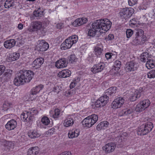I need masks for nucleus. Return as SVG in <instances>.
<instances>
[{"label": "nucleus", "mask_w": 155, "mask_h": 155, "mask_svg": "<svg viewBox=\"0 0 155 155\" xmlns=\"http://www.w3.org/2000/svg\"><path fill=\"white\" fill-rule=\"evenodd\" d=\"M145 109L142 106L141 104H140V103H139L136 106V108H135V110L137 112H141L143 110H144Z\"/></svg>", "instance_id": "de8ad7c7"}, {"label": "nucleus", "mask_w": 155, "mask_h": 155, "mask_svg": "<svg viewBox=\"0 0 155 155\" xmlns=\"http://www.w3.org/2000/svg\"><path fill=\"white\" fill-rule=\"evenodd\" d=\"M18 28L19 29H22L23 28V25L21 23L19 24L18 25Z\"/></svg>", "instance_id": "338daca9"}, {"label": "nucleus", "mask_w": 155, "mask_h": 155, "mask_svg": "<svg viewBox=\"0 0 155 155\" xmlns=\"http://www.w3.org/2000/svg\"><path fill=\"white\" fill-rule=\"evenodd\" d=\"M134 12V9L132 8H126L120 9L119 14L121 18L126 20L132 15Z\"/></svg>", "instance_id": "39448f33"}, {"label": "nucleus", "mask_w": 155, "mask_h": 155, "mask_svg": "<svg viewBox=\"0 0 155 155\" xmlns=\"http://www.w3.org/2000/svg\"><path fill=\"white\" fill-rule=\"evenodd\" d=\"M143 89L140 88L139 89L136 90L134 94L130 97V100L132 101H136L137 99L139 98L143 94Z\"/></svg>", "instance_id": "f8f14e48"}, {"label": "nucleus", "mask_w": 155, "mask_h": 155, "mask_svg": "<svg viewBox=\"0 0 155 155\" xmlns=\"http://www.w3.org/2000/svg\"><path fill=\"white\" fill-rule=\"evenodd\" d=\"M20 56V54L18 53L14 52L10 54L8 57V61L12 62L16 60L19 59Z\"/></svg>", "instance_id": "b1692460"}, {"label": "nucleus", "mask_w": 155, "mask_h": 155, "mask_svg": "<svg viewBox=\"0 0 155 155\" xmlns=\"http://www.w3.org/2000/svg\"><path fill=\"white\" fill-rule=\"evenodd\" d=\"M140 104H141L142 106L145 109L147 108L150 104V102L149 100L147 99L143 100L140 102Z\"/></svg>", "instance_id": "ea45409f"}, {"label": "nucleus", "mask_w": 155, "mask_h": 155, "mask_svg": "<svg viewBox=\"0 0 155 155\" xmlns=\"http://www.w3.org/2000/svg\"><path fill=\"white\" fill-rule=\"evenodd\" d=\"M44 59L42 58H38L35 59L31 64V67L34 69L39 68L43 63Z\"/></svg>", "instance_id": "9b49d317"}, {"label": "nucleus", "mask_w": 155, "mask_h": 155, "mask_svg": "<svg viewBox=\"0 0 155 155\" xmlns=\"http://www.w3.org/2000/svg\"><path fill=\"white\" fill-rule=\"evenodd\" d=\"M121 66V62L118 60H116L114 62L113 66L115 68V70H119Z\"/></svg>", "instance_id": "49530a36"}, {"label": "nucleus", "mask_w": 155, "mask_h": 155, "mask_svg": "<svg viewBox=\"0 0 155 155\" xmlns=\"http://www.w3.org/2000/svg\"><path fill=\"white\" fill-rule=\"evenodd\" d=\"M153 126V124L150 122H148L145 124L141 125L138 128L137 134L138 135H144L151 131Z\"/></svg>", "instance_id": "7ed1b4c3"}, {"label": "nucleus", "mask_w": 155, "mask_h": 155, "mask_svg": "<svg viewBox=\"0 0 155 155\" xmlns=\"http://www.w3.org/2000/svg\"><path fill=\"white\" fill-rule=\"evenodd\" d=\"M128 4L130 6H132L137 3V0H128Z\"/></svg>", "instance_id": "4d7b16f0"}, {"label": "nucleus", "mask_w": 155, "mask_h": 155, "mask_svg": "<svg viewBox=\"0 0 155 155\" xmlns=\"http://www.w3.org/2000/svg\"><path fill=\"white\" fill-rule=\"evenodd\" d=\"M60 110L58 108L55 109L52 114V117L55 119H57L60 115Z\"/></svg>", "instance_id": "a19ab883"}, {"label": "nucleus", "mask_w": 155, "mask_h": 155, "mask_svg": "<svg viewBox=\"0 0 155 155\" xmlns=\"http://www.w3.org/2000/svg\"><path fill=\"white\" fill-rule=\"evenodd\" d=\"M73 124V119L72 118L68 117L64 120V125L66 127H68L72 126Z\"/></svg>", "instance_id": "c756f323"}, {"label": "nucleus", "mask_w": 155, "mask_h": 155, "mask_svg": "<svg viewBox=\"0 0 155 155\" xmlns=\"http://www.w3.org/2000/svg\"><path fill=\"white\" fill-rule=\"evenodd\" d=\"M116 99L118 101V102L120 104H121V105L122 106V105L124 104V99L122 97H119L116 98Z\"/></svg>", "instance_id": "5fc2aeb1"}, {"label": "nucleus", "mask_w": 155, "mask_h": 155, "mask_svg": "<svg viewBox=\"0 0 155 155\" xmlns=\"http://www.w3.org/2000/svg\"><path fill=\"white\" fill-rule=\"evenodd\" d=\"M20 38H17L16 39H10L5 41L4 43V45L6 48L10 49L13 47L15 45L16 42L18 41Z\"/></svg>", "instance_id": "ddd939ff"}, {"label": "nucleus", "mask_w": 155, "mask_h": 155, "mask_svg": "<svg viewBox=\"0 0 155 155\" xmlns=\"http://www.w3.org/2000/svg\"><path fill=\"white\" fill-rule=\"evenodd\" d=\"M95 54L97 57H101L103 55V49L97 46L95 47L94 49Z\"/></svg>", "instance_id": "2f4dec72"}, {"label": "nucleus", "mask_w": 155, "mask_h": 155, "mask_svg": "<svg viewBox=\"0 0 155 155\" xmlns=\"http://www.w3.org/2000/svg\"><path fill=\"white\" fill-rule=\"evenodd\" d=\"M17 122L14 119H11L8 121L5 125L7 130L10 131L14 130L17 126Z\"/></svg>", "instance_id": "2eb2a0df"}, {"label": "nucleus", "mask_w": 155, "mask_h": 155, "mask_svg": "<svg viewBox=\"0 0 155 155\" xmlns=\"http://www.w3.org/2000/svg\"><path fill=\"white\" fill-rule=\"evenodd\" d=\"M149 54L147 52H143L141 55L140 57V60L141 61L145 62L147 61L149 59L148 58L149 57Z\"/></svg>", "instance_id": "e433bc0d"}, {"label": "nucleus", "mask_w": 155, "mask_h": 155, "mask_svg": "<svg viewBox=\"0 0 155 155\" xmlns=\"http://www.w3.org/2000/svg\"><path fill=\"white\" fill-rule=\"evenodd\" d=\"M74 44H73L68 38L65 39L61 45V50H66L70 48Z\"/></svg>", "instance_id": "f3484780"}, {"label": "nucleus", "mask_w": 155, "mask_h": 155, "mask_svg": "<svg viewBox=\"0 0 155 155\" xmlns=\"http://www.w3.org/2000/svg\"><path fill=\"white\" fill-rule=\"evenodd\" d=\"M71 72L68 70H64L60 71L58 74L59 77L66 78L69 77L71 75Z\"/></svg>", "instance_id": "a878e982"}, {"label": "nucleus", "mask_w": 155, "mask_h": 155, "mask_svg": "<svg viewBox=\"0 0 155 155\" xmlns=\"http://www.w3.org/2000/svg\"><path fill=\"white\" fill-rule=\"evenodd\" d=\"M105 66V65L103 62H100L94 65L91 68V71L93 73L96 74L102 71Z\"/></svg>", "instance_id": "423d86ee"}, {"label": "nucleus", "mask_w": 155, "mask_h": 155, "mask_svg": "<svg viewBox=\"0 0 155 155\" xmlns=\"http://www.w3.org/2000/svg\"><path fill=\"white\" fill-rule=\"evenodd\" d=\"M146 40V37L144 35L141 37L140 42L141 43V45L144 43Z\"/></svg>", "instance_id": "680f3d73"}, {"label": "nucleus", "mask_w": 155, "mask_h": 155, "mask_svg": "<svg viewBox=\"0 0 155 155\" xmlns=\"http://www.w3.org/2000/svg\"><path fill=\"white\" fill-rule=\"evenodd\" d=\"M111 22L107 18L101 19L94 21L91 24V27L88 29V35L94 37L97 32L105 33L110 28Z\"/></svg>", "instance_id": "f257e3e1"}, {"label": "nucleus", "mask_w": 155, "mask_h": 155, "mask_svg": "<svg viewBox=\"0 0 155 155\" xmlns=\"http://www.w3.org/2000/svg\"><path fill=\"white\" fill-rule=\"evenodd\" d=\"M148 77L150 78H155V69L152 70L150 71L147 74Z\"/></svg>", "instance_id": "09e8293b"}, {"label": "nucleus", "mask_w": 155, "mask_h": 155, "mask_svg": "<svg viewBox=\"0 0 155 155\" xmlns=\"http://www.w3.org/2000/svg\"><path fill=\"white\" fill-rule=\"evenodd\" d=\"M133 111L134 110L132 108H126L122 110L121 113L122 115H127L132 113Z\"/></svg>", "instance_id": "c9c22d12"}, {"label": "nucleus", "mask_w": 155, "mask_h": 155, "mask_svg": "<svg viewBox=\"0 0 155 155\" xmlns=\"http://www.w3.org/2000/svg\"><path fill=\"white\" fill-rule=\"evenodd\" d=\"M114 38V36L112 34H109L108 36L105 38V39L107 41L111 40Z\"/></svg>", "instance_id": "bf43d9fd"}, {"label": "nucleus", "mask_w": 155, "mask_h": 155, "mask_svg": "<svg viewBox=\"0 0 155 155\" xmlns=\"http://www.w3.org/2000/svg\"><path fill=\"white\" fill-rule=\"evenodd\" d=\"M28 111L30 115L28 118L29 120H33L34 117L33 116L37 114L38 112L37 110L35 108L29 109Z\"/></svg>", "instance_id": "7c9ffc66"}, {"label": "nucleus", "mask_w": 155, "mask_h": 155, "mask_svg": "<svg viewBox=\"0 0 155 155\" xmlns=\"http://www.w3.org/2000/svg\"><path fill=\"white\" fill-rule=\"evenodd\" d=\"M67 62L64 58H62L57 61L55 63V66L58 68H63L67 66Z\"/></svg>", "instance_id": "aec40b11"}, {"label": "nucleus", "mask_w": 155, "mask_h": 155, "mask_svg": "<svg viewBox=\"0 0 155 155\" xmlns=\"http://www.w3.org/2000/svg\"><path fill=\"white\" fill-rule=\"evenodd\" d=\"M12 106V103L8 101H5L3 104L2 110L4 111H6L11 107Z\"/></svg>", "instance_id": "4c0bfd02"}, {"label": "nucleus", "mask_w": 155, "mask_h": 155, "mask_svg": "<svg viewBox=\"0 0 155 155\" xmlns=\"http://www.w3.org/2000/svg\"><path fill=\"white\" fill-rule=\"evenodd\" d=\"M109 125V123L107 121H104L100 122L97 127V129L100 130L101 129H105Z\"/></svg>", "instance_id": "393cba45"}, {"label": "nucleus", "mask_w": 155, "mask_h": 155, "mask_svg": "<svg viewBox=\"0 0 155 155\" xmlns=\"http://www.w3.org/2000/svg\"><path fill=\"white\" fill-rule=\"evenodd\" d=\"M144 31L141 29H138L136 30L135 37L141 38V37L144 35Z\"/></svg>", "instance_id": "37998d69"}, {"label": "nucleus", "mask_w": 155, "mask_h": 155, "mask_svg": "<svg viewBox=\"0 0 155 155\" xmlns=\"http://www.w3.org/2000/svg\"><path fill=\"white\" fill-rule=\"evenodd\" d=\"M2 141L4 143V145L5 146V149L6 151H8L12 150L13 149L14 144L13 142L11 141H7L5 140H2Z\"/></svg>", "instance_id": "6ab92c4d"}, {"label": "nucleus", "mask_w": 155, "mask_h": 155, "mask_svg": "<svg viewBox=\"0 0 155 155\" xmlns=\"http://www.w3.org/2000/svg\"><path fill=\"white\" fill-rule=\"evenodd\" d=\"M43 87L44 86L41 84L35 87H34L31 91V95H36Z\"/></svg>", "instance_id": "cd10ccee"}, {"label": "nucleus", "mask_w": 155, "mask_h": 155, "mask_svg": "<svg viewBox=\"0 0 155 155\" xmlns=\"http://www.w3.org/2000/svg\"><path fill=\"white\" fill-rule=\"evenodd\" d=\"M58 155H71V154L69 151H65L61 153Z\"/></svg>", "instance_id": "e2e57ef3"}, {"label": "nucleus", "mask_w": 155, "mask_h": 155, "mask_svg": "<svg viewBox=\"0 0 155 155\" xmlns=\"http://www.w3.org/2000/svg\"><path fill=\"white\" fill-rule=\"evenodd\" d=\"M39 148L38 147H32L29 148L27 152L28 155H36L39 151Z\"/></svg>", "instance_id": "bb28decb"}, {"label": "nucleus", "mask_w": 155, "mask_h": 155, "mask_svg": "<svg viewBox=\"0 0 155 155\" xmlns=\"http://www.w3.org/2000/svg\"><path fill=\"white\" fill-rule=\"evenodd\" d=\"M14 5L15 1L14 0H6L4 4V7L6 8H9Z\"/></svg>", "instance_id": "f704fd0d"}, {"label": "nucleus", "mask_w": 155, "mask_h": 155, "mask_svg": "<svg viewBox=\"0 0 155 155\" xmlns=\"http://www.w3.org/2000/svg\"><path fill=\"white\" fill-rule=\"evenodd\" d=\"M5 69V66L3 65H0V75L4 72Z\"/></svg>", "instance_id": "052dcab7"}, {"label": "nucleus", "mask_w": 155, "mask_h": 155, "mask_svg": "<svg viewBox=\"0 0 155 155\" xmlns=\"http://www.w3.org/2000/svg\"><path fill=\"white\" fill-rule=\"evenodd\" d=\"M146 66L148 69L154 68L155 67V61L153 60L149 59L147 61Z\"/></svg>", "instance_id": "473e14b6"}, {"label": "nucleus", "mask_w": 155, "mask_h": 155, "mask_svg": "<svg viewBox=\"0 0 155 155\" xmlns=\"http://www.w3.org/2000/svg\"><path fill=\"white\" fill-rule=\"evenodd\" d=\"M13 71L10 69H7L6 70V72L5 73V74L7 76H10L13 72Z\"/></svg>", "instance_id": "13d9d810"}, {"label": "nucleus", "mask_w": 155, "mask_h": 155, "mask_svg": "<svg viewBox=\"0 0 155 155\" xmlns=\"http://www.w3.org/2000/svg\"><path fill=\"white\" fill-rule=\"evenodd\" d=\"M63 27V25L61 23H59L57 25V28L58 29H61Z\"/></svg>", "instance_id": "69168bd1"}, {"label": "nucleus", "mask_w": 155, "mask_h": 155, "mask_svg": "<svg viewBox=\"0 0 155 155\" xmlns=\"http://www.w3.org/2000/svg\"><path fill=\"white\" fill-rule=\"evenodd\" d=\"M107 98L102 96L96 101L95 103L97 107H99L105 106L108 102Z\"/></svg>", "instance_id": "9d476101"}, {"label": "nucleus", "mask_w": 155, "mask_h": 155, "mask_svg": "<svg viewBox=\"0 0 155 155\" xmlns=\"http://www.w3.org/2000/svg\"><path fill=\"white\" fill-rule=\"evenodd\" d=\"M30 116L28 111H25L21 114V120L24 121H32V120H29L28 119Z\"/></svg>", "instance_id": "72a5a7b5"}, {"label": "nucleus", "mask_w": 155, "mask_h": 155, "mask_svg": "<svg viewBox=\"0 0 155 155\" xmlns=\"http://www.w3.org/2000/svg\"><path fill=\"white\" fill-rule=\"evenodd\" d=\"M126 70L127 71H134L136 70L138 67L137 63L133 61L127 62L126 65Z\"/></svg>", "instance_id": "0eeeda50"}, {"label": "nucleus", "mask_w": 155, "mask_h": 155, "mask_svg": "<svg viewBox=\"0 0 155 155\" xmlns=\"http://www.w3.org/2000/svg\"><path fill=\"white\" fill-rule=\"evenodd\" d=\"M133 42L136 45H141L140 38H138L135 37V38L133 40Z\"/></svg>", "instance_id": "3c124183"}, {"label": "nucleus", "mask_w": 155, "mask_h": 155, "mask_svg": "<svg viewBox=\"0 0 155 155\" xmlns=\"http://www.w3.org/2000/svg\"><path fill=\"white\" fill-rule=\"evenodd\" d=\"M118 100L117 101L115 99L112 103L111 105L114 108H119L121 106V104H120V103L118 102Z\"/></svg>", "instance_id": "a18cd8bd"}, {"label": "nucleus", "mask_w": 155, "mask_h": 155, "mask_svg": "<svg viewBox=\"0 0 155 155\" xmlns=\"http://www.w3.org/2000/svg\"><path fill=\"white\" fill-rule=\"evenodd\" d=\"M54 131H55L54 129L53 128H52L48 130V133H49L50 134H53V132Z\"/></svg>", "instance_id": "0e129e2a"}, {"label": "nucleus", "mask_w": 155, "mask_h": 155, "mask_svg": "<svg viewBox=\"0 0 155 155\" xmlns=\"http://www.w3.org/2000/svg\"><path fill=\"white\" fill-rule=\"evenodd\" d=\"M40 42L38 45L39 50L40 51H44L47 50L49 47L48 43L44 40L40 41Z\"/></svg>", "instance_id": "dca6fc26"}, {"label": "nucleus", "mask_w": 155, "mask_h": 155, "mask_svg": "<svg viewBox=\"0 0 155 155\" xmlns=\"http://www.w3.org/2000/svg\"><path fill=\"white\" fill-rule=\"evenodd\" d=\"M44 12L43 8H39L33 12V14L35 17H41L44 16Z\"/></svg>", "instance_id": "c85d7f7f"}, {"label": "nucleus", "mask_w": 155, "mask_h": 155, "mask_svg": "<svg viewBox=\"0 0 155 155\" xmlns=\"http://www.w3.org/2000/svg\"><path fill=\"white\" fill-rule=\"evenodd\" d=\"M42 23L40 21H35L32 22V31H37L42 28Z\"/></svg>", "instance_id": "5701e85b"}, {"label": "nucleus", "mask_w": 155, "mask_h": 155, "mask_svg": "<svg viewBox=\"0 0 155 155\" xmlns=\"http://www.w3.org/2000/svg\"><path fill=\"white\" fill-rule=\"evenodd\" d=\"M98 119L97 115L93 114L84 119L82 123L84 127H90L96 123Z\"/></svg>", "instance_id": "20e7f679"}, {"label": "nucleus", "mask_w": 155, "mask_h": 155, "mask_svg": "<svg viewBox=\"0 0 155 155\" xmlns=\"http://www.w3.org/2000/svg\"><path fill=\"white\" fill-rule=\"evenodd\" d=\"M134 19H132L130 21V22L131 24H132L133 25H135L136 24V22L134 21Z\"/></svg>", "instance_id": "774afa93"}, {"label": "nucleus", "mask_w": 155, "mask_h": 155, "mask_svg": "<svg viewBox=\"0 0 155 155\" xmlns=\"http://www.w3.org/2000/svg\"><path fill=\"white\" fill-rule=\"evenodd\" d=\"M50 122V120L47 117H43L41 119V123L39 125L40 127L46 128L47 126L49 124Z\"/></svg>", "instance_id": "412c9836"}, {"label": "nucleus", "mask_w": 155, "mask_h": 155, "mask_svg": "<svg viewBox=\"0 0 155 155\" xmlns=\"http://www.w3.org/2000/svg\"><path fill=\"white\" fill-rule=\"evenodd\" d=\"M88 21L87 18L85 17L80 18H77L72 24L74 27H78L86 24Z\"/></svg>", "instance_id": "1a4fd4ad"}, {"label": "nucleus", "mask_w": 155, "mask_h": 155, "mask_svg": "<svg viewBox=\"0 0 155 155\" xmlns=\"http://www.w3.org/2000/svg\"><path fill=\"white\" fill-rule=\"evenodd\" d=\"M28 134V136L31 139L39 137L41 135V133L37 130H29Z\"/></svg>", "instance_id": "a211bd4d"}, {"label": "nucleus", "mask_w": 155, "mask_h": 155, "mask_svg": "<svg viewBox=\"0 0 155 155\" xmlns=\"http://www.w3.org/2000/svg\"><path fill=\"white\" fill-rule=\"evenodd\" d=\"M76 59V57L74 54H71L70 56L69 61V62L72 63L75 61Z\"/></svg>", "instance_id": "864d4df0"}, {"label": "nucleus", "mask_w": 155, "mask_h": 155, "mask_svg": "<svg viewBox=\"0 0 155 155\" xmlns=\"http://www.w3.org/2000/svg\"><path fill=\"white\" fill-rule=\"evenodd\" d=\"M68 38L74 44L76 43L78 40V37L76 35H72Z\"/></svg>", "instance_id": "79ce46f5"}, {"label": "nucleus", "mask_w": 155, "mask_h": 155, "mask_svg": "<svg viewBox=\"0 0 155 155\" xmlns=\"http://www.w3.org/2000/svg\"><path fill=\"white\" fill-rule=\"evenodd\" d=\"M27 73L24 72V71H20L17 76H16L14 80V83L15 85L18 86L24 84L25 83L29 82V78L25 79V76H27Z\"/></svg>", "instance_id": "f03ea898"}, {"label": "nucleus", "mask_w": 155, "mask_h": 155, "mask_svg": "<svg viewBox=\"0 0 155 155\" xmlns=\"http://www.w3.org/2000/svg\"><path fill=\"white\" fill-rule=\"evenodd\" d=\"M116 145L114 143H110L107 144L103 147V150L107 153H110L113 151Z\"/></svg>", "instance_id": "4468645a"}, {"label": "nucleus", "mask_w": 155, "mask_h": 155, "mask_svg": "<svg viewBox=\"0 0 155 155\" xmlns=\"http://www.w3.org/2000/svg\"><path fill=\"white\" fill-rule=\"evenodd\" d=\"M116 89L117 87H110L106 91L105 94L103 96L105 98L107 97L108 101L109 97L111 98H112V96H113L115 95L116 93Z\"/></svg>", "instance_id": "6e6552de"}, {"label": "nucleus", "mask_w": 155, "mask_h": 155, "mask_svg": "<svg viewBox=\"0 0 155 155\" xmlns=\"http://www.w3.org/2000/svg\"><path fill=\"white\" fill-rule=\"evenodd\" d=\"M79 134L80 131L79 130L73 129L69 131L68 135L70 138H73L77 137Z\"/></svg>", "instance_id": "4be33fe9"}, {"label": "nucleus", "mask_w": 155, "mask_h": 155, "mask_svg": "<svg viewBox=\"0 0 155 155\" xmlns=\"http://www.w3.org/2000/svg\"><path fill=\"white\" fill-rule=\"evenodd\" d=\"M78 83V80H74L70 84V87L71 88H72L74 87Z\"/></svg>", "instance_id": "6e6d98bb"}, {"label": "nucleus", "mask_w": 155, "mask_h": 155, "mask_svg": "<svg viewBox=\"0 0 155 155\" xmlns=\"http://www.w3.org/2000/svg\"><path fill=\"white\" fill-rule=\"evenodd\" d=\"M51 92H54L58 94L60 90L59 87L58 85L54 86L51 89Z\"/></svg>", "instance_id": "603ef678"}, {"label": "nucleus", "mask_w": 155, "mask_h": 155, "mask_svg": "<svg viewBox=\"0 0 155 155\" xmlns=\"http://www.w3.org/2000/svg\"><path fill=\"white\" fill-rule=\"evenodd\" d=\"M134 32L133 31L130 29H128L126 31V35L127 38H130L133 35Z\"/></svg>", "instance_id": "8fccbe9b"}, {"label": "nucleus", "mask_w": 155, "mask_h": 155, "mask_svg": "<svg viewBox=\"0 0 155 155\" xmlns=\"http://www.w3.org/2000/svg\"><path fill=\"white\" fill-rule=\"evenodd\" d=\"M24 72L27 73V76L25 77V79L26 78L27 79H28V80L29 79V82L32 79V78L34 75L33 72L31 71H28L27 70H24Z\"/></svg>", "instance_id": "58836bf2"}, {"label": "nucleus", "mask_w": 155, "mask_h": 155, "mask_svg": "<svg viewBox=\"0 0 155 155\" xmlns=\"http://www.w3.org/2000/svg\"><path fill=\"white\" fill-rule=\"evenodd\" d=\"M116 55L112 53L107 52L105 54V57L107 60L113 59L116 57Z\"/></svg>", "instance_id": "c03bdc74"}]
</instances>
